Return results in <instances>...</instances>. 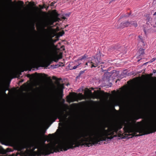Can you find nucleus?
I'll list each match as a JSON object with an SVG mask.
<instances>
[{
    "mask_svg": "<svg viewBox=\"0 0 156 156\" xmlns=\"http://www.w3.org/2000/svg\"><path fill=\"white\" fill-rule=\"evenodd\" d=\"M77 97L76 95L72 96L71 97L67 96V101L69 102H74L77 99Z\"/></svg>",
    "mask_w": 156,
    "mask_h": 156,
    "instance_id": "5",
    "label": "nucleus"
},
{
    "mask_svg": "<svg viewBox=\"0 0 156 156\" xmlns=\"http://www.w3.org/2000/svg\"><path fill=\"white\" fill-rule=\"evenodd\" d=\"M66 16L67 17H69V15L67 14L66 15Z\"/></svg>",
    "mask_w": 156,
    "mask_h": 156,
    "instance_id": "22",
    "label": "nucleus"
},
{
    "mask_svg": "<svg viewBox=\"0 0 156 156\" xmlns=\"http://www.w3.org/2000/svg\"><path fill=\"white\" fill-rule=\"evenodd\" d=\"M154 71H155V70H154ZM156 72V71H154V73H155Z\"/></svg>",
    "mask_w": 156,
    "mask_h": 156,
    "instance_id": "26",
    "label": "nucleus"
},
{
    "mask_svg": "<svg viewBox=\"0 0 156 156\" xmlns=\"http://www.w3.org/2000/svg\"><path fill=\"white\" fill-rule=\"evenodd\" d=\"M43 51L45 53L47 54L48 52V49L47 47H44L43 49Z\"/></svg>",
    "mask_w": 156,
    "mask_h": 156,
    "instance_id": "16",
    "label": "nucleus"
},
{
    "mask_svg": "<svg viewBox=\"0 0 156 156\" xmlns=\"http://www.w3.org/2000/svg\"><path fill=\"white\" fill-rule=\"evenodd\" d=\"M138 37L139 38V41L140 42H141L142 43V44L143 46H144L145 45V43L143 41V40L142 38V37L140 36H138Z\"/></svg>",
    "mask_w": 156,
    "mask_h": 156,
    "instance_id": "11",
    "label": "nucleus"
},
{
    "mask_svg": "<svg viewBox=\"0 0 156 156\" xmlns=\"http://www.w3.org/2000/svg\"><path fill=\"white\" fill-rule=\"evenodd\" d=\"M156 130V121L153 122L145 127L140 128H136L134 126V133H143L144 134L140 136L147 134L153 133V129ZM139 135H137V136Z\"/></svg>",
    "mask_w": 156,
    "mask_h": 156,
    "instance_id": "2",
    "label": "nucleus"
},
{
    "mask_svg": "<svg viewBox=\"0 0 156 156\" xmlns=\"http://www.w3.org/2000/svg\"><path fill=\"white\" fill-rule=\"evenodd\" d=\"M147 26L145 27H144V31L146 35L147 34V32L149 31V30L150 29V27H148V26H150L148 24H147Z\"/></svg>",
    "mask_w": 156,
    "mask_h": 156,
    "instance_id": "9",
    "label": "nucleus"
},
{
    "mask_svg": "<svg viewBox=\"0 0 156 156\" xmlns=\"http://www.w3.org/2000/svg\"><path fill=\"white\" fill-rule=\"evenodd\" d=\"M90 96L91 97L93 98H97L101 100L103 97V94L99 91H95L93 94L91 93Z\"/></svg>",
    "mask_w": 156,
    "mask_h": 156,
    "instance_id": "4",
    "label": "nucleus"
},
{
    "mask_svg": "<svg viewBox=\"0 0 156 156\" xmlns=\"http://www.w3.org/2000/svg\"><path fill=\"white\" fill-rule=\"evenodd\" d=\"M59 125L63 127L61 129L62 135L59 138L53 141V138L50 134L49 136L51 137L47 140L46 137H44L42 142H25L23 146L18 147V150L20 152L12 156H29L27 152L21 151L24 148L29 149L34 155L41 156L49 154L55 149L66 151L70 148H73L80 146L90 147L103 140V136H105V129L103 128L97 132L83 131L77 133L71 137L65 136L62 135L66 131L64 123H59Z\"/></svg>",
    "mask_w": 156,
    "mask_h": 156,
    "instance_id": "1",
    "label": "nucleus"
},
{
    "mask_svg": "<svg viewBox=\"0 0 156 156\" xmlns=\"http://www.w3.org/2000/svg\"><path fill=\"white\" fill-rule=\"evenodd\" d=\"M130 25V22L126 21L125 22H122L120 24V26H117L116 27L118 28H123V27H128Z\"/></svg>",
    "mask_w": 156,
    "mask_h": 156,
    "instance_id": "6",
    "label": "nucleus"
},
{
    "mask_svg": "<svg viewBox=\"0 0 156 156\" xmlns=\"http://www.w3.org/2000/svg\"><path fill=\"white\" fill-rule=\"evenodd\" d=\"M92 65V63L91 62V61H89L87 62H86L85 64V67H86V66H91Z\"/></svg>",
    "mask_w": 156,
    "mask_h": 156,
    "instance_id": "15",
    "label": "nucleus"
},
{
    "mask_svg": "<svg viewBox=\"0 0 156 156\" xmlns=\"http://www.w3.org/2000/svg\"><path fill=\"white\" fill-rule=\"evenodd\" d=\"M101 55L100 52L98 53L96 56L91 60V62L92 63V65L91 68L93 67H96L101 63L103 64L104 62L101 60Z\"/></svg>",
    "mask_w": 156,
    "mask_h": 156,
    "instance_id": "3",
    "label": "nucleus"
},
{
    "mask_svg": "<svg viewBox=\"0 0 156 156\" xmlns=\"http://www.w3.org/2000/svg\"><path fill=\"white\" fill-rule=\"evenodd\" d=\"M0 156H5V155H1Z\"/></svg>",
    "mask_w": 156,
    "mask_h": 156,
    "instance_id": "27",
    "label": "nucleus"
},
{
    "mask_svg": "<svg viewBox=\"0 0 156 156\" xmlns=\"http://www.w3.org/2000/svg\"><path fill=\"white\" fill-rule=\"evenodd\" d=\"M87 57V56H86V55H83V56H82V58H79L76 61H75V62H77L78 61H79L80 60H82L83 59H85Z\"/></svg>",
    "mask_w": 156,
    "mask_h": 156,
    "instance_id": "14",
    "label": "nucleus"
},
{
    "mask_svg": "<svg viewBox=\"0 0 156 156\" xmlns=\"http://www.w3.org/2000/svg\"><path fill=\"white\" fill-rule=\"evenodd\" d=\"M153 61H154L155 60V58H153Z\"/></svg>",
    "mask_w": 156,
    "mask_h": 156,
    "instance_id": "24",
    "label": "nucleus"
},
{
    "mask_svg": "<svg viewBox=\"0 0 156 156\" xmlns=\"http://www.w3.org/2000/svg\"><path fill=\"white\" fill-rule=\"evenodd\" d=\"M50 64V63H49L48 65H49V64Z\"/></svg>",
    "mask_w": 156,
    "mask_h": 156,
    "instance_id": "30",
    "label": "nucleus"
},
{
    "mask_svg": "<svg viewBox=\"0 0 156 156\" xmlns=\"http://www.w3.org/2000/svg\"><path fill=\"white\" fill-rule=\"evenodd\" d=\"M81 64V62H78V64L76 65V66H74L73 67V68L72 69H76L77 67L80 65V64Z\"/></svg>",
    "mask_w": 156,
    "mask_h": 156,
    "instance_id": "17",
    "label": "nucleus"
},
{
    "mask_svg": "<svg viewBox=\"0 0 156 156\" xmlns=\"http://www.w3.org/2000/svg\"><path fill=\"white\" fill-rule=\"evenodd\" d=\"M112 73L110 72H106L104 74V77L106 79L109 78L112 75Z\"/></svg>",
    "mask_w": 156,
    "mask_h": 156,
    "instance_id": "7",
    "label": "nucleus"
},
{
    "mask_svg": "<svg viewBox=\"0 0 156 156\" xmlns=\"http://www.w3.org/2000/svg\"><path fill=\"white\" fill-rule=\"evenodd\" d=\"M58 18H54L49 21V23L50 25H52L53 23L55 22L58 21L59 20Z\"/></svg>",
    "mask_w": 156,
    "mask_h": 156,
    "instance_id": "8",
    "label": "nucleus"
},
{
    "mask_svg": "<svg viewBox=\"0 0 156 156\" xmlns=\"http://www.w3.org/2000/svg\"><path fill=\"white\" fill-rule=\"evenodd\" d=\"M22 4H23V2H22Z\"/></svg>",
    "mask_w": 156,
    "mask_h": 156,
    "instance_id": "29",
    "label": "nucleus"
},
{
    "mask_svg": "<svg viewBox=\"0 0 156 156\" xmlns=\"http://www.w3.org/2000/svg\"><path fill=\"white\" fill-rule=\"evenodd\" d=\"M62 121H63V122H64V119H62Z\"/></svg>",
    "mask_w": 156,
    "mask_h": 156,
    "instance_id": "25",
    "label": "nucleus"
},
{
    "mask_svg": "<svg viewBox=\"0 0 156 156\" xmlns=\"http://www.w3.org/2000/svg\"><path fill=\"white\" fill-rule=\"evenodd\" d=\"M144 49L142 48H140L138 52L140 55H143L144 54Z\"/></svg>",
    "mask_w": 156,
    "mask_h": 156,
    "instance_id": "13",
    "label": "nucleus"
},
{
    "mask_svg": "<svg viewBox=\"0 0 156 156\" xmlns=\"http://www.w3.org/2000/svg\"><path fill=\"white\" fill-rule=\"evenodd\" d=\"M45 30L46 32V34H46L45 35V36L46 37H47L48 36V34H49V32H48L47 31V30Z\"/></svg>",
    "mask_w": 156,
    "mask_h": 156,
    "instance_id": "20",
    "label": "nucleus"
},
{
    "mask_svg": "<svg viewBox=\"0 0 156 156\" xmlns=\"http://www.w3.org/2000/svg\"><path fill=\"white\" fill-rule=\"evenodd\" d=\"M130 25H133L134 27H136L137 26V23L135 21H131L130 22Z\"/></svg>",
    "mask_w": 156,
    "mask_h": 156,
    "instance_id": "12",
    "label": "nucleus"
},
{
    "mask_svg": "<svg viewBox=\"0 0 156 156\" xmlns=\"http://www.w3.org/2000/svg\"><path fill=\"white\" fill-rule=\"evenodd\" d=\"M62 93L63 90H60L59 92V96L61 98H62Z\"/></svg>",
    "mask_w": 156,
    "mask_h": 156,
    "instance_id": "18",
    "label": "nucleus"
},
{
    "mask_svg": "<svg viewBox=\"0 0 156 156\" xmlns=\"http://www.w3.org/2000/svg\"><path fill=\"white\" fill-rule=\"evenodd\" d=\"M62 19H64V20H65L66 19V17H62Z\"/></svg>",
    "mask_w": 156,
    "mask_h": 156,
    "instance_id": "21",
    "label": "nucleus"
},
{
    "mask_svg": "<svg viewBox=\"0 0 156 156\" xmlns=\"http://www.w3.org/2000/svg\"><path fill=\"white\" fill-rule=\"evenodd\" d=\"M64 33H65L64 31H62L61 32H60L59 33V34H60V35L61 36H62L64 34Z\"/></svg>",
    "mask_w": 156,
    "mask_h": 156,
    "instance_id": "19",
    "label": "nucleus"
},
{
    "mask_svg": "<svg viewBox=\"0 0 156 156\" xmlns=\"http://www.w3.org/2000/svg\"><path fill=\"white\" fill-rule=\"evenodd\" d=\"M156 15V12L153 14L154 15Z\"/></svg>",
    "mask_w": 156,
    "mask_h": 156,
    "instance_id": "23",
    "label": "nucleus"
},
{
    "mask_svg": "<svg viewBox=\"0 0 156 156\" xmlns=\"http://www.w3.org/2000/svg\"><path fill=\"white\" fill-rule=\"evenodd\" d=\"M62 58V56L61 55H57L54 58L53 60L55 62H58V61L59 59Z\"/></svg>",
    "mask_w": 156,
    "mask_h": 156,
    "instance_id": "10",
    "label": "nucleus"
},
{
    "mask_svg": "<svg viewBox=\"0 0 156 156\" xmlns=\"http://www.w3.org/2000/svg\"><path fill=\"white\" fill-rule=\"evenodd\" d=\"M155 153L156 154V151H155Z\"/></svg>",
    "mask_w": 156,
    "mask_h": 156,
    "instance_id": "28",
    "label": "nucleus"
}]
</instances>
